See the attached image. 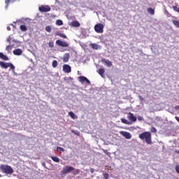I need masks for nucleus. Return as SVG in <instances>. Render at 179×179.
<instances>
[{"label": "nucleus", "mask_w": 179, "mask_h": 179, "mask_svg": "<svg viewBox=\"0 0 179 179\" xmlns=\"http://www.w3.org/2000/svg\"><path fill=\"white\" fill-rule=\"evenodd\" d=\"M1 59H3V61H9V57H8V56L3 55Z\"/></svg>", "instance_id": "473e14b6"}, {"label": "nucleus", "mask_w": 179, "mask_h": 179, "mask_svg": "<svg viewBox=\"0 0 179 179\" xmlns=\"http://www.w3.org/2000/svg\"><path fill=\"white\" fill-rule=\"evenodd\" d=\"M128 119L130 121H132L133 122H135L136 121V116L134 115V114L130 112L128 114Z\"/></svg>", "instance_id": "9d476101"}, {"label": "nucleus", "mask_w": 179, "mask_h": 179, "mask_svg": "<svg viewBox=\"0 0 179 179\" xmlns=\"http://www.w3.org/2000/svg\"><path fill=\"white\" fill-rule=\"evenodd\" d=\"M12 40V38L10 37V36L7 38V42L8 43H10V41Z\"/></svg>", "instance_id": "a19ab883"}, {"label": "nucleus", "mask_w": 179, "mask_h": 179, "mask_svg": "<svg viewBox=\"0 0 179 179\" xmlns=\"http://www.w3.org/2000/svg\"><path fill=\"white\" fill-rule=\"evenodd\" d=\"M91 47L94 50H99V48H100V45H98L97 43H92Z\"/></svg>", "instance_id": "f3484780"}, {"label": "nucleus", "mask_w": 179, "mask_h": 179, "mask_svg": "<svg viewBox=\"0 0 179 179\" xmlns=\"http://www.w3.org/2000/svg\"><path fill=\"white\" fill-rule=\"evenodd\" d=\"M57 36H59L62 38H66V35H65V34H57Z\"/></svg>", "instance_id": "7c9ffc66"}, {"label": "nucleus", "mask_w": 179, "mask_h": 179, "mask_svg": "<svg viewBox=\"0 0 179 179\" xmlns=\"http://www.w3.org/2000/svg\"><path fill=\"white\" fill-rule=\"evenodd\" d=\"M13 43H17V41L13 39Z\"/></svg>", "instance_id": "de8ad7c7"}, {"label": "nucleus", "mask_w": 179, "mask_h": 179, "mask_svg": "<svg viewBox=\"0 0 179 179\" xmlns=\"http://www.w3.org/2000/svg\"><path fill=\"white\" fill-rule=\"evenodd\" d=\"M13 54L14 55H22V54L23 53V50H22V49H15L13 50Z\"/></svg>", "instance_id": "f8f14e48"}, {"label": "nucleus", "mask_w": 179, "mask_h": 179, "mask_svg": "<svg viewBox=\"0 0 179 179\" xmlns=\"http://www.w3.org/2000/svg\"><path fill=\"white\" fill-rule=\"evenodd\" d=\"M48 45H49L50 48H54V42L50 41L48 43Z\"/></svg>", "instance_id": "2f4dec72"}, {"label": "nucleus", "mask_w": 179, "mask_h": 179, "mask_svg": "<svg viewBox=\"0 0 179 179\" xmlns=\"http://www.w3.org/2000/svg\"><path fill=\"white\" fill-rule=\"evenodd\" d=\"M63 71L65 72V73H71L72 69L69 64H64L63 66Z\"/></svg>", "instance_id": "0eeeda50"}, {"label": "nucleus", "mask_w": 179, "mask_h": 179, "mask_svg": "<svg viewBox=\"0 0 179 179\" xmlns=\"http://www.w3.org/2000/svg\"><path fill=\"white\" fill-rule=\"evenodd\" d=\"M0 169L3 171V173H6V174H12L13 173V169L12 167L8 165H1Z\"/></svg>", "instance_id": "f03ea898"}, {"label": "nucleus", "mask_w": 179, "mask_h": 179, "mask_svg": "<svg viewBox=\"0 0 179 179\" xmlns=\"http://www.w3.org/2000/svg\"><path fill=\"white\" fill-rule=\"evenodd\" d=\"M166 13H169V12H167V10L165 11Z\"/></svg>", "instance_id": "603ef678"}, {"label": "nucleus", "mask_w": 179, "mask_h": 179, "mask_svg": "<svg viewBox=\"0 0 179 179\" xmlns=\"http://www.w3.org/2000/svg\"><path fill=\"white\" fill-rule=\"evenodd\" d=\"M40 12H50L51 8L49 6H41L39 7Z\"/></svg>", "instance_id": "423d86ee"}, {"label": "nucleus", "mask_w": 179, "mask_h": 179, "mask_svg": "<svg viewBox=\"0 0 179 179\" xmlns=\"http://www.w3.org/2000/svg\"><path fill=\"white\" fill-rule=\"evenodd\" d=\"M141 141H145L148 145H152V134L150 131H145L138 136Z\"/></svg>", "instance_id": "f257e3e1"}, {"label": "nucleus", "mask_w": 179, "mask_h": 179, "mask_svg": "<svg viewBox=\"0 0 179 179\" xmlns=\"http://www.w3.org/2000/svg\"><path fill=\"white\" fill-rule=\"evenodd\" d=\"M75 170V168L73 166H66L65 167L63 168V170L62 171V175H65L68 174V173H71Z\"/></svg>", "instance_id": "7ed1b4c3"}, {"label": "nucleus", "mask_w": 179, "mask_h": 179, "mask_svg": "<svg viewBox=\"0 0 179 179\" xmlns=\"http://www.w3.org/2000/svg\"><path fill=\"white\" fill-rule=\"evenodd\" d=\"M147 10L150 15H155V10L153 8H148Z\"/></svg>", "instance_id": "b1692460"}, {"label": "nucleus", "mask_w": 179, "mask_h": 179, "mask_svg": "<svg viewBox=\"0 0 179 179\" xmlns=\"http://www.w3.org/2000/svg\"><path fill=\"white\" fill-rule=\"evenodd\" d=\"M16 1V0H6L5 1V3L6 4L5 6L6 9H8V6H9V3H10V2L12 3H13V2Z\"/></svg>", "instance_id": "dca6fc26"}, {"label": "nucleus", "mask_w": 179, "mask_h": 179, "mask_svg": "<svg viewBox=\"0 0 179 179\" xmlns=\"http://www.w3.org/2000/svg\"><path fill=\"white\" fill-rule=\"evenodd\" d=\"M13 45H8L6 48V51H8V52H10V50H12Z\"/></svg>", "instance_id": "5701e85b"}, {"label": "nucleus", "mask_w": 179, "mask_h": 179, "mask_svg": "<svg viewBox=\"0 0 179 179\" xmlns=\"http://www.w3.org/2000/svg\"><path fill=\"white\" fill-rule=\"evenodd\" d=\"M173 24H175L177 27L179 28V22L178 20L173 21Z\"/></svg>", "instance_id": "72a5a7b5"}, {"label": "nucleus", "mask_w": 179, "mask_h": 179, "mask_svg": "<svg viewBox=\"0 0 179 179\" xmlns=\"http://www.w3.org/2000/svg\"><path fill=\"white\" fill-rule=\"evenodd\" d=\"M120 135H122L126 139H131V138H132V135L127 131H120Z\"/></svg>", "instance_id": "6e6552de"}, {"label": "nucleus", "mask_w": 179, "mask_h": 179, "mask_svg": "<svg viewBox=\"0 0 179 179\" xmlns=\"http://www.w3.org/2000/svg\"><path fill=\"white\" fill-rule=\"evenodd\" d=\"M80 171L79 170V169H77L76 171V173H79Z\"/></svg>", "instance_id": "8fccbe9b"}, {"label": "nucleus", "mask_w": 179, "mask_h": 179, "mask_svg": "<svg viewBox=\"0 0 179 179\" xmlns=\"http://www.w3.org/2000/svg\"><path fill=\"white\" fill-rule=\"evenodd\" d=\"M102 62L105 64L107 66H109V68H110V66H113V63L108 59H103Z\"/></svg>", "instance_id": "9b49d317"}, {"label": "nucleus", "mask_w": 179, "mask_h": 179, "mask_svg": "<svg viewBox=\"0 0 179 179\" xmlns=\"http://www.w3.org/2000/svg\"><path fill=\"white\" fill-rule=\"evenodd\" d=\"M173 9L175 10V12H178V13H179V7H177V6H173Z\"/></svg>", "instance_id": "cd10ccee"}, {"label": "nucleus", "mask_w": 179, "mask_h": 179, "mask_svg": "<svg viewBox=\"0 0 179 179\" xmlns=\"http://www.w3.org/2000/svg\"><path fill=\"white\" fill-rule=\"evenodd\" d=\"M20 29L22 31H27V27H26V25H20Z\"/></svg>", "instance_id": "aec40b11"}, {"label": "nucleus", "mask_w": 179, "mask_h": 179, "mask_svg": "<svg viewBox=\"0 0 179 179\" xmlns=\"http://www.w3.org/2000/svg\"><path fill=\"white\" fill-rule=\"evenodd\" d=\"M45 30L48 31V33H51V27L50 26H46L45 27Z\"/></svg>", "instance_id": "bb28decb"}, {"label": "nucleus", "mask_w": 179, "mask_h": 179, "mask_svg": "<svg viewBox=\"0 0 179 179\" xmlns=\"http://www.w3.org/2000/svg\"><path fill=\"white\" fill-rule=\"evenodd\" d=\"M71 26L73 27H80V23H79L78 21H73L71 22Z\"/></svg>", "instance_id": "2eb2a0df"}, {"label": "nucleus", "mask_w": 179, "mask_h": 179, "mask_svg": "<svg viewBox=\"0 0 179 179\" xmlns=\"http://www.w3.org/2000/svg\"><path fill=\"white\" fill-rule=\"evenodd\" d=\"M138 97H139V99L141 100V101H145V98L143 97L142 96L140 95Z\"/></svg>", "instance_id": "58836bf2"}, {"label": "nucleus", "mask_w": 179, "mask_h": 179, "mask_svg": "<svg viewBox=\"0 0 179 179\" xmlns=\"http://www.w3.org/2000/svg\"><path fill=\"white\" fill-rule=\"evenodd\" d=\"M175 109L179 110V106H176L175 107Z\"/></svg>", "instance_id": "c03bdc74"}, {"label": "nucleus", "mask_w": 179, "mask_h": 179, "mask_svg": "<svg viewBox=\"0 0 179 179\" xmlns=\"http://www.w3.org/2000/svg\"><path fill=\"white\" fill-rule=\"evenodd\" d=\"M51 159L55 163H59V158H58V157H51Z\"/></svg>", "instance_id": "6ab92c4d"}, {"label": "nucleus", "mask_w": 179, "mask_h": 179, "mask_svg": "<svg viewBox=\"0 0 179 179\" xmlns=\"http://www.w3.org/2000/svg\"><path fill=\"white\" fill-rule=\"evenodd\" d=\"M72 132H73V134H75V135H78V136H79V135H80V132H79L78 131L73 130Z\"/></svg>", "instance_id": "f704fd0d"}, {"label": "nucleus", "mask_w": 179, "mask_h": 179, "mask_svg": "<svg viewBox=\"0 0 179 179\" xmlns=\"http://www.w3.org/2000/svg\"><path fill=\"white\" fill-rule=\"evenodd\" d=\"M7 30H8V31H10V27H7Z\"/></svg>", "instance_id": "a18cd8bd"}, {"label": "nucleus", "mask_w": 179, "mask_h": 179, "mask_svg": "<svg viewBox=\"0 0 179 179\" xmlns=\"http://www.w3.org/2000/svg\"><path fill=\"white\" fill-rule=\"evenodd\" d=\"M56 2H57V0H56Z\"/></svg>", "instance_id": "5fc2aeb1"}, {"label": "nucleus", "mask_w": 179, "mask_h": 179, "mask_svg": "<svg viewBox=\"0 0 179 179\" xmlns=\"http://www.w3.org/2000/svg\"><path fill=\"white\" fill-rule=\"evenodd\" d=\"M31 62H33V59H31Z\"/></svg>", "instance_id": "864d4df0"}, {"label": "nucleus", "mask_w": 179, "mask_h": 179, "mask_svg": "<svg viewBox=\"0 0 179 179\" xmlns=\"http://www.w3.org/2000/svg\"><path fill=\"white\" fill-rule=\"evenodd\" d=\"M8 68H10L13 71L15 70V66L12 63L8 64Z\"/></svg>", "instance_id": "c85d7f7f"}, {"label": "nucleus", "mask_w": 179, "mask_h": 179, "mask_svg": "<svg viewBox=\"0 0 179 179\" xmlns=\"http://www.w3.org/2000/svg\"><path fill=\"white\" fill-rule=\"evenodd\" d=\"M64 24V22L61 20H56V25L57 26H62Z\"/></svg>", "instance_id": "4be33fe9"}, {"label": "nucleus", "mask_w": 179, "mask_h": 179, "mask_svg": "<svg viewBox=\"0 0 179 179\" xmlns=\"http://www.w3.org/2000/svg\"><path fill=\"white\" fill-rule=\"evenodd\" d=\"M78 79H79V82H80V83H83V82H86V83H87V85H90V80L85 76H80V77H78Z\"/></svg>", "instance_id": "1a4fd4ad"}, {"label": "nucleus", "mask_w": 179, "mask_h": 179, "mask_svg": "<svg viewBox=\"0 0 179 179\" xmlns=\"http://www.w3.org/2000/svg\"><path fill=\"white\" fill-rule=\"evenodd\" d=\"M121 121L123 124H126L127 125H129V124H131V122L124 118L121 119Z\"/></svg>", "instance_id": "412c9836"}, {"label": "nucleus", "mask_w": 179, "mask_h": 179, "mask_svg": "<svg viewBox=\"0 0 179 179\" xmlns=\"http://www.w3.org/2000/svg\"><path fill=\"white\" fill-rule=\"evenodd\" d=\"M137 118H138V121H143V117H142V116H138Z\"/></svg>", "instance_id": "ea45409f"}, {"label": "nucleus", "mask_w": 179, "mask_h": 179, "mask_svg": "<svg viewBox=\"0 0 179 179\" xmlns=\"http://www.w3.org/2000/svg\"><path fill=\"white\" fill-rule=\"evenodd\" d=\"M69 115H70L73 118V120H75V118H76V115H75L73 112H69Z\"/></svg>", "instance_id": "a878e982"}, {"label": "nucleus", "mask_w": 179, "mask_h": 179, "mask_svg": "<svg viewBox=\"0 0 179 179\" xmlns=\"http://www.w3.org/2000/svg\"><path fill=\"white\" fill-rule=\"evenodd\" d=\"M90 173H91V174H93V173H94V169L91 168L90 169Z\"/></svg>", "instance_id": "79ce46f5"}, {"label": "nucleus", "mask_w": 179, "mask_h": 179, "mask_svg": "<svg viewBox=\"0 0 179 179\" xmlns=\"http://www.w3.org/2000/svg\"><path fill=\"white\" fill-rule=\"evenodd\" d=\"M175 170L176 171V173H178V174H179V165H176Z\"/></svg>", "instance_id": "4c0bfd02"}, {"label": "nucleus", "mask_w": 179, "mask_h": 179, "mask_svg": "<svg viewBox=\"0 0 179 179\" xmlns=\"http://www.w3.org/2000/svg\"><path fill=\"white\" fill-rule=\"evenodd\" d=\"M104 25L101 23L96 24L94 26V30L96 33H103L104 31Z\"/></svg>", "instance_id": "20e7f679"}, {"label": "nucleus", "mask_w": 179, "mask_h": 179, "mask_svg": "<svg viewBox=\"0 0 179 179\" xmlns=\"http://www.w3.org/2000/svg\"><path fill=\"white\" fill-rule=\"evenodd\" d=\"M3 57V53H2V52H0V58H1L2 59V57Z\"/></svg>", "instance_id": "37998d69"}, {"label": "nucleus", "mask_w": 179, "mask_h": 179, "mask_svg": "<svg viewBox=\"0 0 179 179\" xmlns=\"http://www.w3.org/2000/svg\"><path fill=\"white\" fill-rule=\"evenodd\" d=\"M104 72H106V71L104 70V69H99V75H100L102 78H103V76H104Z\"/></svg>", "instance_id": "a211bd4d"}, {"label": "nucleus", "mask_w": 179, "mask_h": 179, "mask_svg": "<svg viewBox=\"0 0 179 179\" xmlns=\"http://www.w3.org/2000/svg\"><path fill=\"white\" fill-rule=\"evenodd\" d=\"M56 44L57 45H59V47H63V48L69 47V43H68V42L62 41L61 40L56 41Z\"/></svg>", "instance_id": "39448f33"}, {"label": "nucleus", "mask_w": 179, "mask_h": 179, "mask_svg": "<svg viewBox=\"0 0 179 179\" xmlns=\"http://www.w3.org/2000/svg\"><path fill=\"white\" fill-rule=\"evenodd\" d=\"M57 152H64V148H61V147H57Z\"/></svg>", "instance_id": "c9c22d12"}, {"label": "nucleus", "mask_w": 179, "mask_h": 179, "mask_svg": "<svg viewBox=\"0 0 179 179\" xmlns=\"http://www.w3.org/2000/svg\"><path fill=\"white\" fill-rule=\"evenodd\" d=\"M71 57V55H69V53H65L64 57H63L64 62H68V61H69V57Z\"/></svg>", "instance_id": "4468645a"}, {"label": "nucleus", "mask_w": 179, "mask_h": 179, "mask_svg": "<svg viewBox=\"0 0 179 179\" xmlns=\"http://www.w3.org/2000/svg\"><path fill=\"white\" fill-rule=\"evenodd\" d=\"M13 73H15V75H16V72H15V71H13Z\"/></svg>", "instance_id": "3c124183"}, {"label": "nucleus", "mask_w": 179, "mask_h": 179, "mask_svg": "<svg viewBox=\"0 0 179 179\" xmlns=\"http://www.w3.org/2000/svg\"><path fill=\"white\" fill-rule=\"evenodd\" d=\"M0 66H1V68H3L4 69H8V68H9V63L0 62Z\"/></svg>", "instance_id": "ddd939ff"}, {"label": "nucleus", "mask_w": 179, "mask_h": 179, "mask_svg": "<svg viewBox=\"0 0 179 179\" xmlns=\"http://www.w3.org/2000/svg\"><path fill=\"white\" fill-rule=\"evenodd\" d=\"M43 167H45V164L44 162L42 163Z\"/></svg>", "instance_id": "49530a36"}, {"label": "nucleus", "mask_w": 179, "mask_h": 179, "mask_svg": "<svg viewBox=\"0 0 179 179\" xmlns=\"http://www.w3.org/2000/svg\"><path fill=\"white\" fill-rule=\"evenodd\" d=\"M103 176L104 177V179H108L109 178V175L107 173H103Z\"/></svg>", "instance_id": "e433bc0d"}, {"label": "nucleus", "mask_w": 179, "mask_h": 179, "mask_svg": "<svg viewBox=\"0 0 179 179\" xmlns=\"http://www.w3.org/2000/svg\"><path fill=\"white\" fill-rule=\"evenodd\" d=\"M52 66L57 68V66H58V62H57V60H54L52 62Z\"/></svg>", "instance_id": "393cba45"}, {"label": "nucleus", "mask_w": 179, "mask_h": 179, "mask_svg": "<svg viewBox=\"0 0 179 179\" xmlns=\"http://www.w3.org/2000/svg\"><path fill=\"white\" fill-rule=\"evenodd\" d=\"M176 153H177V155H179V150L176 151Z\"/></svg>", "instance_id": "09e8293b"}, {"label": "nucleus", "mask_w": 179, "mask_h": 179, "mask_svg": "<svg viewBox=\"0 0 179 179\" xmlns=\"http://www.w3.org/2000/svg\"><path fill=\"white\" fill-rule=\"evenodd\" d=\"M150 131L153 134H156V132H157V129H156L154 127H152L150 129Z\"/></svg>", "instance_id": "c756f323"}]
</instances>
